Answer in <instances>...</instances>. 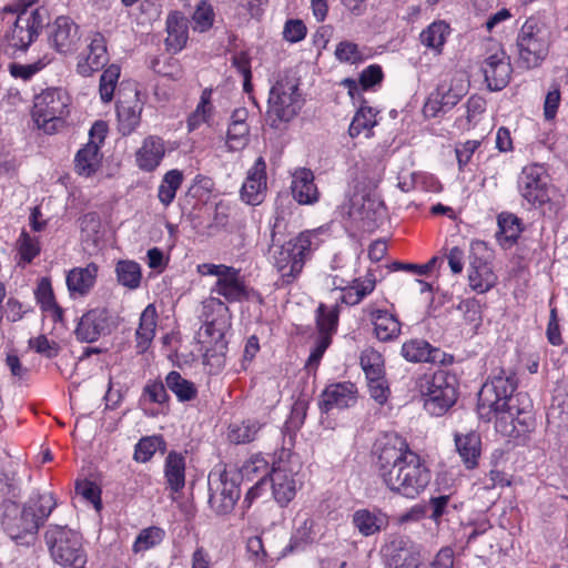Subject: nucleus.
<instances>
[{
  "instance_id": "1",
  "label": "nucleus",
  "mask_w": 568,
  "mask_h": 568,
  "mask_svg": "<svg viewBox=\"0 0 568 568\" xmlns=\"http://www.w3.org/2000/svg\"><path fill=\"white\" fill-rule=\"evenodd\" d=\"M375 456L376 475L393 494L414 499L428 486L429 469L402 436H385L376 444Z\"/></svg>"
},
{
  "instance_id": "2",
  "label": "nucleus",
  "mask_w": 568,
  "mask_h": 568,
  "mask_svg": "<svg viewBox=\"0 0 568 568\" xmlns=\"http://www.w3.org/2000/svg\"><path fill=\"white\" fill-rule=\"evenodd\" d=\"M518 379L511 371L501 367L493 371L491 376L478 393V413L487 420L496 415V429L503 435L515 430V422L529 427L532 404L527 393L516 392Z\"/></svg>"
},
{
  "instance_id": "3",
  "label": "nucleus",
  "mask_w": 568,
  "mask_h": 568,
  "mask_svg": "<svg viewBox=\"0 0 568 568\" xmlns=\"http://www.w3.org/2000/svg\"><path fill=\"white\" fill-rule=\"evenodd\" d=\"M55 506L57 501L50 493L30 497L22 507L13 499H3L0 504V525L11 539L33 536Z\"/></svg>"
},
{
  "instance_id": "4",
  "label": "nucleus",
  "mask_w": 568,
  "mask_h": 568,
  "mask_svg": "<svg viewBox=\"0 0 568 568\" xmlns=\"http://www.w3.org/2000/svg\"><path fill=\"white\" fill-rule=\"evenodd\" d=\"M316 239V231H303L284 244L276 245L275 232H272V257L283 285L293 283L301 274L306 260L318 246Z\"/></svg>"
},
{
  "instance_id": "5",
  "label": "nucleus",
  "mask_w": 568,
  "mask_h": 568,
  "mask_svg": "<svg viewBox=\"0 0 568 568\" xmlns=\"http://www.w3.org/2000/svg\"><path fill=\"white\" fill-rule=\"evenodd\" d=\"M45 541L57 564L64 567L85 565L87 555L79 532L67 526L52 525L45 532Z\"/></svg>"
},
{
  "instance_id": "6",
  "label": "nucleus",
  "mask_w": 568,
  "mask_h": 568,
  "mask_svg": "<svg viewBox=\"0 0 568 568\" xmlns=\"http://www.w3.org/2000/svg\"><path fill=\"white\" fill-rule=\"evenodd\" d=\"M420 394L425 397L424 406L432 415L446 413L457 399L456 377L444 371L419 382Z\"/></svg>"
},
{
  "instance_id": "7",
  "label": "nucleus",
  "mask_w": 568,
  "mask_h": 568,
  "mask_svg": "<svg viewBox=\"0 0 568 568\" xmlns=\"http://www.w3.org/2000/svg\"><path fill=\"white\" fill-rule=\"evenodd\" d=\"M70 98L61 88H50L34 98L32 116L37 125L47 133H53L63 123Z\"/></svg>"
},
{
  "instance_id": "8",
  "label": "nucleus",
  "mask_w": 568,
  "mask_h": 568,
  "mask_svg": "<svg viewBox=\"0 0 568 568\" xmlns=\"http://www.w3.org/2000/svg\"><path fill=\"white\" fill-rule=\"evenodd\" d=\"M240 476L227 469H213L207 477L209 505L216 515H229L233 511L241 496Z\"/></svg>"
},
{
  "instance_id": "9",
  "label": "nucleus",
  "mask_w": 568,
  "mask_h": 568,
  "mask_svg": "<svg viewBox=\"0 0 568 568\" xmlns=\"http://www.w3.org/2000/svg\"><path fill=\"white\" fill-rule=\"evenodd\" d=\"M302 101L298 93V83L287 77L281 78L271 88L268 95L267 114L275 121H290L301 110Z\"/></svg>"
},
{
  "instance_id": "10",
  "label": "nucleus",
  "mask_w": 568,
  "mask_h": 568,
  "mask_svg": "<svg viewBox=\"0 0 568 568\" xmlns=\"http://www.w3.org/2000/svg\"><path fill=\"white\" fill-rule=\"evenodd\" d=\"M517 47L520 61L526 68H535L548 54V40L545 28L535 18H529L523 24Z\"/></svg>"
},
{
  "instance_id": "11",
  "label": "nucleus",
  "mask_w": 568,
  "mask_h": 568,
  "mask_svg": "<svg viewBox=\"0 0 568 568\" xmlns=\"http://www.w3.org/2000/svg\"><path fill=\"white\" fill-rule=\"evenodd\" d=\"M521 196L534 205H542L550 200L548 178L544 168L534 164L523 169L518 179Z\"/></svg>"
},
{
  "instance_id": "12",
  "label": "nucleus",
  "mask_w": 568,
  "mask_h": 568,
  "mask_svg": "<svg viewBox=\"0 0 568 568\" xmlns=\"http://www.w3.org/2000/svg\"><path fill=\"white\" fill-rule=\"evenodd\" d=\"M114 326L109 311L103 307H98L82 315L74 334L80 342L93 343L98 341L100 336L110 334Z\"/></svg>"
},
{
  "instance_id": "13",
  "label": "nucleus",
  "mask_w": 568,
  "mask_h": 568,
  "mask_svg": "<svg viewBox=\"0 0 568 568\" xmlns=\"http://www.w3.org/2000/svg\"><path fill=\"white\" fill-rule=\"evenodd\" d=\"M385 560L388 568H418L420 547L408 538L396 537L385 547Z\"/></svg>"
},
{
  "instance_id": "14",
  "label": "nucleus",
  "mask_w": 568,
  "mask_h": 568,
  "mask_svg": "<svg viewBox=\"0 0 568 568\" xmlns=\"http://www.w3.org/2000/svg\"><path fill=\"white\" fill-rule=\"evenodd\" d=\"M485 82L490 91L503 90L510 80L513 68L509 57L503 49L489 54L481 64Z\"/></svg>"
},
{
  "instance_id": "15",
  "label": "nucleus",
  "mask_w": 568,
  "mask_h": 568,
  "mask_svg": "<svg viewBox=\"0 0 568 568\" xmlns=\"http://www.w3.org/2000/svg\"><path fill=\"white\" fill-rule=\"evenodd\" d=\"M265 191L266 163L260 156L247 172L246 180L241 189V199L250 205H257L263 202Z\"/></svg>"
},
{
  "instance_id": "16",
  "label": "nucleus",
  "mask_w": 568,
  "mask_h": 568,
  "mask_svg": "<svg viewBox=\"0 0 568 568\" xmlns=\"http://www.w3.org/2000/svg\"><path fill=\"white\" fill-rule=\"evenodd\" d=\"M51 45L60 53H72L80 41L79 27L68 17L57 18L49 36Z\"/></svg>"
},
{
  "instance_id": "17",
  "label": "nucleus",
  "mask_w": 568,
  "mask_h": 568,
  "mask_svg": "<svg viewBox=\"0 0 568 568\" xmlns=\"http://www.w3.org/2000/svg\"><path fill=\"white\" fill-rule=\"evenodd\" d=\"M322 536L318 523L307 513H298L294 519V531L285 551L304 549Z\"/></svg>"
},
{
  "instance_id": "18",
  "label": "nucleus",
  "mask_w": 568,
  "mask_h": 568,
  "mask_svg": "<svg viewBox=\"0 0 568 568\" xmlns=\"http://www.w3.org/2000/svg\"><path fill=\"white\" fill-rule=\"evenodd\" d=\"M267 480L271 483L275 500L281 506H286L294 498L296 480L293 471L288 470L282 460L273 465Z\"/></svg>"
},
{
  "instance_id": "19",
  "label": "nucleus",
  "mask_w": 568,
  "mask_h": 568,
  "mask_svg": "<svg viewBox=\"0 0 568 568\" xmlns=\"http://www.w3.org/2000/svg\"><path fill=\"white\" fill-rule=\"evenodd\" d=\"M356 403V387L352 383L329 385L322 394L321 407L328 413L335 408L343 409Z\"/></svg>"
},
{
  "instance_id": "20",
  "label": "nucleus",
  "mask_w": 568,
  "mask_h": 568,
  "mask_svg": "<svg viewBox=\"0 0 568 568\" xmlns=\"http://www.w3.org/2000/svg\"><path fill=\"white\" fill-rule=\"evenodd\" d=\"M212 292L223 296L230 303L241 302L250 296V291L241 277L240 271L232 266L221 278H217Z\"/></svg>"
},
{
  "instance_id": "21",
  "label": "nucleus",
  "mask_w": 568,
  "mask_h": 568,
  "mask_svg": "<svg viewBox=\"0 0 568 568\" xmlns=\"http://www.w3.org/2000/svg\"><path fill=\"white\" fill-rule=\"evenodd\" d=\"M89 53L84 60L78 62L77 71L83 77H90L93 72L102 69L109 61L106 41L103 34H93L88 47Z\"/></svg>"
},
{
  "instance_id": "22",
  "label": "nucleus",
  "mask_w": 568,
  "mask_h": 568,
  "mask_svg": "<svg viewBox=\"0 0 568 568\" xmlns=\"http://www.w3.org/2000/svg\"><path fill=\"white\" fill-rule=\"evenodd\" d=\"M384 211L383 201L373 192H356L349 200V215L361 220L376 221Z\"/></svg>"
},
{
  "instance_id": "23",
  "label": "nucleus",
  "mask_w": 568,
  "mask_h": 568,
  "mask_svg": "<svg viewBox=\"0 0 568 568\" xmlns=\"http://www.w3.org/2000/svg\"><path fill=\"white\" fill-rule=\"evenodd\" d=\"M292 195L302 205H311L318 201V191L314 184V174L310 169L295 170L292 176Z\"/></svg>"
},
{
  "instance_id": "24",
  "label": "nucleus",
  "mask_w": 568,
  "mask_h": 568,
  "mask_svg": "<svg viewBox=\"0 0 568 568\" xmlns=\"http://www.w3.org/2000/svg\"><path fill=\"white\" fill-rule=\"evenodd\" d=\"M456 450L467 469H474L478 466V459L481 454V438L477 432L466 434L456 433L454 436Z\"/></svg>"
},
{
  "instance_id": "25",
  "label": "nucleus",
  "mask_w": 568,
  "mask_h": 568,
  "mask_svg": "<svg viewBox=\"0 0 568 568\" xmlns=\"http://www.w3.org/2000/svg\"><path fill=\"white\" fill-rule=\"evenodd\" d=\"M352 523L364 537L385 530L389 524L388 516L379 509H358L353 514Z\"/></svg>"
},
{
  "instance_id": "26",
  "label": "nucleus",
  "mask_w": 568,
  "mask_h": 568,
  "mask_svg": "<svg viewBox=\"0 0 568 568\" xmlns=\"http://www.w3.org/2000/svg\"><path fill=\"white\" fill-rule=\"evenodd\" d=\"M165 154L164 141L156 135H150L144 139L142 146L136 151L138 166L146 172L153 171L159 166Z\"/></svg>"
},
{
  "instance_id": "27",
  "label": "nucleus",
  "mask_w": 568,
  "mask_h": 568,
  "mask_svg": "<svg viewBox=\"0 0 568 568\" xmlns=\"http://www.w3.org/2000/svg\"><path fill=\"white\" fill-rule=\"evenodd\" d=\"M402 355L413 363H437L442 362L444 353L425 339L413 338L403 344Z\"/></svg>"
},
{
  "instance_id": "28",
  "label": "nucleus",
  "mask_w": 568,
  "mask_h": 568,
  "mask_svg": "<svg viewBox=\"0 0 568 568\" xmlns=\"http://www.w3.org/2000/svg\"><path fill=\"white\" fill-rule=\"evenodd\" d=\"M165 45L168 51L180 52L189 39L187 21L179 11L171 12L166 19Z\"/></svg>"
},
{
  "instance_id": "29",
  "label": "nucleus",
  "mask_w": 568,
  "mask_h": 568,
  "mask_svg": "<svg viewBox=\"0 0 568 568\" xmlns=\"http://www.w3.org/2000/svg\"><path fill=\"white\" fill-rule=\"evenodd\" d=\"M164 476L172 493L181 491L185 486V458L181 453L170 452L165 458Z\"/></svg>"
},
{
  "instance_id": "30",
  "label": "nucleus",
  "mask_w": 568,
  "mask_h": 568,
  "mask_svg": "<svg viewBox=\"0 0 568 568\" xmlns=\"http://www.w3.org/2000/svg\"><path fill=\"white\" fill-rule=\"evenodd\" d=\"M156 308L153 304H149L140 316V324L135 332L138 353H144L155 335L156 327Z\"/></svg>"
},
{
  "instance_id": "31",
  "label": "nucleus",
  "mask_w": 568,
  "mask_h": 568,
  "mask_svg": "<svg viewBox=\"0 0 568 568\" xmlns=\"http://www.w3.org/2000/svg\"><path fill=\"white\" fill-rule=\"evenodd\" d=\"M97 273L98 266L94 263H90L85 267L71 270L67 276L69 291L72 294L85 295L94 285Z\"/></svg>"
},
{
  "instance_id": "32",
  "label": "nucleus",
  "mask_w": 568,
  "mask_h": 568,
  "mask_svg": "<svg viewBox=\"0 0 568 568\" xmlns=\"http://www.w3.org/2000/svg\"><path fill=\"white\" fill-rule=\"evenodd\" d=\"M199 341L205 351V357H214L216 355H224L226 351V341L224 334L217 329L214 323H206L197 333Z\"/></svg>"
},
{
  "instance_id": "33",
  "label": "nucleus",
  "mask_w": 568,
  "mask_h": 568,
  "mask_svg": "<svg viewBox=\"0 0 568 568\" xmlns=\"http://www.w3.org/2000/svg\"><path fill=\"white\" fill-rule=\"evenodd\" d=\"M141 105L138 100L119 101L116 104V114L119 131L123 135L131 134L139 125L141 120Z\"/></svg>"
},
{
  "instance_id": "34",
  "label": "nucleus",
  "mask_w": 568,
  "mask_h": 568,
  "mask_svg": "<svg viewBox=\"0 0 568 568\" xmlns=\"http://www.w3.org/2000/svg\"><path fill=\"white\" fill-rule=\"evenodd\" d=\"M468 281L474 291L485 293L494 286L495 275L487 262L475 258L470 261Z\"/></svg>"
},
{
  "instance_id": "35",
  "label": "nucleus",
  "mask_w": 568,
  "mask_h": 568,
  "mask_svg": "<svg viewBox=\"0 0 568 568\" xmlns=\"http://www.w3.org/2000/svg\"><path fill=\"white\" fill-rule=\"evenodd\" d=\"M373 323L376 337L382 342L393 341L400 334L399 321L387 311L374 312Z\"/></svg>"
},
{
  "instance_id": "36",
  "label": "nucleus",
  "mask_w": 568,
  "mask_h": 568,
  "mask_svg": "<svg viewBox=\"0 0 568 568\" xmlns=\"http://www.w3.org/2000/svg\"><path fill=\"white\" fill-rule=\"evenodd\" d=\"M75 170L79 174L90 176L100 163L99 146L95 141H90L78 151L75 155Z\"/></svg>"
},
{
  "instance_id": "37",
  "label": "nucleus",
  "mask_w": 568,
  "mask_h": 568,
  "mask_svg": "<svg viewBox=\"0 0 568 568\" xmlns=\"http://www.w3.org/2000/svg\"><path fill=\"white\" fill-rule=\"evenodd\" d=\"M449 31L450 28L445 21H435L422 31L419 39L425 47L440 53Z\"/></svg>"
},
{
  "instance_id": "38",
  "label": "nucleus",
  "mask_w": 568,
  "mask_h": 568,
  "mask_svg": "<svg viewBox=\"0 0 568 568\" xmlns=\"http://www.w3.org/2000/svg\"><path fill=\"white\" fill-rule=\"evenodd\" d=\"M377 113L373 108L362 104L348 128L349 135L356 138L364 133L366 138L371 136V131L377 123Z\"/></svg>"
},
{
  "instance_id": "39",
  "label": "nucleus",
  "mask_w": 568,
  "mask_h": 568,
  "mask_svg": "<svg viewBox=\"0 0 568 568\" xmlns=\"http://www.w3.org/2000/svg\"><path fill=\"white\" fill-rule=\"evenodd\" d=\"M436 91L440 97L444 105L449 111L453 109L466 94L467 88L464 84L463 79L453 78L450 82H440Z\"/></svg>"
},
{
  "instance_id": "40",
  "label": "nucleus",
  "mask_w": 568,
  "mask_h": 568,
  "mask_svg": "<svg viewBox=\"0 0 568 568\" xmlns=\"http://www.w3.org/2000/svg\"><path fill=\"white\" fill-rule=\"evenodd\" d=\"M26 17L18 14L16 22L8 36L9 43L16 49L26 50L37 38L30 29Z\"/></svg>"
},
{
  "instance_id": "41",
  "label": "nucleus",
  "mask_w": 568,
  "mask_h": 568,
  "mask_svg": "<svg viewBox=\"0 0 568 568\" xmlns=\"http://www.w3.org/2000/svg\"><path fill=\"white\" fill-rule=\"evenodd\" d=\"M166 387L175 394L180 402H190L197 395L194 383L185 379L179 372L172 371L165 378Z\"/></svg>"
},
{
  "instance_id": "42",
  "label": "nucleus",
  "mask_w": 568,
  "mask_h": 568,
  "mask_svg": "<svg viewBox=\"0 0 568 568\" xmlns=\"http://www.w3.org/2000/svg\"><path fill=\"white\" fill-rule=\"evenodd\" d=\"M182 181L183 174L179 170H171L165 173L158 194L159 201L164 206H169L173 202L176 190L181 186Z\"/></svg>"
},
{
  "instance_id": "43",
  "label": "nucleus",
  "mask_w": 568,
  "mask_h": 568,
  "mask_svg": "<svg viewBox=\"0 0 568 568\" xmlns=\"http://www.w3.org/2000/svg\"><path fill=\"white\" fill-rule=\"evenodd\" d=\"M375 287V280L367 278L361 281L355 278L352 285L343 288L342 302L348 305L358 304L366 295L373 292Z\"/></svg>"
},
{
  "instance_id": "44",
  "label": "nucleus",
  "mask_w": 568,
  "mask_h": 568,
  "mask_svg": "<svg viewBox=\"0 0 568 568\" xmlns=\"http://www.w3.org/2000/svg\"><path fill=\"white\" fill-rule=\"evenodd\" d=\"M118 281L123 286L134 290L141 282V268L136 262L119 261L115 267Z\"/></svg>"
},
{
  "instance_id": "45",
  "label": "nucleus",
  "mask_w": 568,
  "mask_h": 568,
  "mask_svg": "<svg viewBox=\"0 0 568 568\" xmlns=\"http://www.w3.org/2000/svg\"><path fill=\"white\" fill-rule=\"evenodd\" d=\"M158 449H165V442L161 436L143 437L135 445L133 458L139 463H146Z\"/></svg>"
},
{
  "instance_id": "46",
  "label": "nucleus",
  "mask_w": 568,
  "mask_h": 568,
  "mask_svg": "<svg viewBox=\"0 0 568 568\" xmlns=\"http://www.w3.org/2000/svg\"><path fill=\"white\" fill-rule=\"evenodd\" d=\"M261 425L256 420H245L230 426L229 439L234 444H245L255 439Z\"/></svg>"
},
{
  "instance_id": "47",
  "label": "nucleus",
  "mask_w": 568,
  "mask_h": 568,
  "mask_svg": "<svg viewBox=\"0 0 568 568\" xmlns=\"http://www.w3.org/2000/svg\"><path fill=\"white\" fill-rule=\"evenodd\" d=\"M499 240L513 244L521 233L520 220L510 213H501L498 216Z\"/></svg>"
},
{
  "instance_id": "48",
  "label": "nucleus",
  "mask_w": 568,
  "mask_h": 568,
  "mask_svg": "<svg viewBox=\"0 0 568 568\" xmlns=\"http://www.w3.org/2000/svg\"><path fill=\"white\" fill-rule=\"evenodd\" d=\"M38 302L41 304L44 311H52L54 314V321H60L62 317V308L57 305L50 281L42 278L36 291Z\"/></svg>"
},
{
  "instance_id": "49",
  "label": "nucleus",
  "mask_w": 568,
  "mask_h": 568,
  "mask_svg": "<svg viewBox=\"0 0 568 568\" xmlns=\"http://www.w3.org/2000/svg\"><path fill=\"white\" fill-rule=\"evenodd\" d=\"M120 77V67L111 64L100 77L99 92L103 102H110L113 99L114 89Z\"/></svg>"
},
{
  "instance_id": "50",
  "label": "nucleus",
  "mask_w": 568,
  "mask_h": 568,
  "mask_svg": "<svg viewBox=\"0 0 568 568\" xmlns=\"http://www.w3.org/2000/svg\"><path fill=\"white\" fill-rule=\"evenodd\" d=\"M214 10L211 3L201 0L192 16L194 31L205 32L212 28L214 22Z\"/></svg>"
},
{
  "instance_id": "51",
  "label": "nucleus",
  "mask_w": 568,
  "mask_h": 568,
  "mask_svg": "<svg viewBox=\"0 0 568 568\" xmlns=\"http://www.w3.org/2000/svg\"><path fill=\"white\" fill-rule=\"evenodd\" d=\"M334 55L342 63L356 64L364 60V53L355 42L341 41L335 49Z\"/></svg>"
},
{
  "instance_id": "52",
  "label": "nucleus",
  "mask_w": 568,
  "mask_h": 568,
  "mask_svg": "<svg viewBox=\"0 0 568 568\" xmlns=\"http://www.w3.org/2000/svg\"><path fill=\"white\" fill-rule=\"evenodd\" d=\"M338 313L336 308L328 310L324 304L317 308L316 326L318 333L332 335L337 327Z\"/></svg>"
},
{
  "instance_id": "53",
  "label": "nucleus",
  "mask_w": 568,
  "mask_h": 568,
  "mask_svg": "<svg viewBox=\"0 0 568 568\" xmlns=\"http://www.w3.org/2000/svg\"><path fill=\"white\" fill-rule=\"evenodd\" d=\"M164 538V530L159 527H149L143 529L135 539L134 551L148 550L159 545Z\"/></svg>"
},
{
  "instance_id": "54",
  "label": "nucleus",
  "mask_w": 568,
  "mask_h": 568,
  "mask_svg": "<svg viewBox=\"0 0 568 568\" xmlns=\"http://www.w3.org/2000/svg\"><path fill=\"white\" fill-rule=\"evenodd\" d=\"M257 475H261V477L264 478L270 476L268 463L263 457L254 456L244 463L240 469L239 476L245 477L248 480H253Z\"/></svg>"
},
{
  "instance_id": "55",
  "label": "nucleus",
  "mask_w": 568,
  "mask_h": 568,
  "mask_svg": "<svg viewBox=\"0 0 568 568\" xmlns=\"http://www.w3.org/2000/svg\"><path fill=\"white\" fill-rule=\"evenodd\" d=\"M0 493L7 496L6 499H16L19 497L20 487L17 473L12 469H3L0 471Z\"/></svg>"
},
{
  "instance_id": "56",
  "label": "nucleus",
  "mask_w": 568,
  "mask_h": 568,
  "mask_svg": "<svg viewBox=\"0 0 568 568\" xmlns=\"http://www.w3.org/2000/svg\"><path fill=\"white\" fill-rule=\"evenodd\" d=\"M248 131V125L246 123H230L226 141L230 150H240L244 148L247 142Z\"/></svg>"
},
{
  "instance_id": "57",
  "label": "nucleus",
  "mask_w": 568,
  "mask_h": 568,
  "mask_svg": "<svg viewBox=\"0 0 568 568\" xmlns=\"http://www.w3.org/2000/svg\"><path fill=\"white\" fill-rule=\"evenodd\" d=\"M28 344L31 349L47 358H54L58 356L60 351L59 344L53 341H49L45 335L32 337L29 339Z\"/></svg>"
},
{
  "instance_id": "58",
  "label": "nucleus",
  "mask_w": 568,
  "mask_h": 568,
  "mask_svg": "<svg viewBox=\"0 0 568 568\" xmlns=\"http://www.w3.org/2000/svg\"><path fill=\"white\" fill-rule=\"evenodd\" d=\"M19 252L23 261L30 263L40 252L39 242L32 239L27 232H22L19 240Z\"/></svg>"
},
{
  "instance_id": "59",
  "label": "nucleus",
  "mask_w": 568,
  "mask_h": 568,
  "mask_svg": "<svg viewBox=\"0 0 568 568\" xmlns=\"http://www.w3.org/2000/svg\"><path fill=\"white\" fill-rule=\"evenodd\" d=\"M361 365L366 374L367 379L383 376V365L378 354L371 353L362 355Z\"/></svg>"
},
{
  "instance_id": "60",
  "label": "nucleus",
  "mask_w": 568,
  "mask_h": 568,
  "mask_svg": "<svg viewBox=\"0 0 568 568\" xmlns=\"http://www.w3.org/2000/svg\"><path fill=\"white\" fill-rule=\"evenodd\" d=\"M75 490L79 495L85 498L88 501L92 503L97 509L101 507V498L100 488L92 481L84 480L78 481L75 485Z\"/></svg>"
},
{
  "instance_id": "61",
  "label": "nucleus",
  "mask_w": 568,
  "mask_h": 568,
  "mask_svg": "<svg viewBox=\"0 0 568 568\" xmlns=\"http://www.w3.org/2000/svg\"><path fill=\"white\" fill-rule=\"evenodd\" d=\"M306 32V26L302 20H288L284 26L283 37L286 41L295 43L303 40Z\"/></svg>"
},
{
  "instance_id": "62",
  "label": "nucleus",
  "mask_w": 568,
  "mask_h": 568,
  "mask_svg": "<svg viewBox=\"0 0 568 568\" xmlns=\"http://www.w3.org/2000/svg\"><path fill=\"white\" fill-rule=\"evenodd\" d=\"M383 80L382 68L377 64H372L362 71L359 75V84L364 90L372 88Z\"/></svg>"
},
{
  "instance_id": "63",
  "label": "nucleus",
  "mask_w": 568,
  "mask_h": 568,
  "mask_svg": "<svg viewBox=\"0 0 568 568\" xmlns=\"http://www.w3.org/2000/svg\"><path fill=\"white\" fill-rule=\"evenodd\" d=\"M448 110L444 105L440 97L435 90L432 92L423 106V113L426 118H436L440 113H446Z\"/></svg>"
},
{
  "instance_id": "64",
  "label": "nucleus",
  "mask_w": 568,
  "mask_h": 568,
  "mask_svg": "<svg viewBox=\"0 0 568 568\" xmlns=\"http://www.w3.org/2000/svg\"><path fill=\"white\" fill-rule=\"evenodd\" d=\"M455 552L450 547H443L434 559L424 568H453Z\"/></svg>"
}]
</instances>
